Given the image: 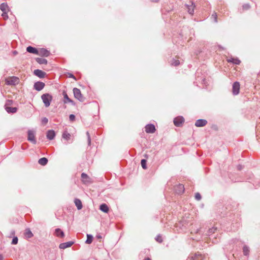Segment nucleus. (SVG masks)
<instances>
[{
	"label": "nucleus",
	"mask_w": 260,
	"mask_h": 260,
	"mask_svg": "<svg viewBox=\"0 0 260 260\" xmlns=\"http://www.w3.org/2000/svg\"><path fill=\"white\" fill-rule=\"evenodd\" d=\"M41 99L46 107L50 106V103L52 100V96L49 93L43 94L41 96Z\"/></svg>",
	"instance_id": "obj_1"
},
{
	"label": "nucleus",
	"mask_w": 260,
	"mask_h": 260,
	"mask_svg": "<svg viewBox=\"0 0 260 260\" xmlns=\"http://www.w3.org/2000/svg\"><path fill=\"white\" fill-rule=\"evenodd\" d=\"M5 82L8 85H16L19 83V79L15 76L10 77L5 79Z\"/></svg>",
	"instance_id": "obj_2"
},
{
	"label": "nucleus",
	"mask_w": 260,
	"mask_h": 260,
	"mask_svg": "<svg viewBox=\"0 0 260 260\" xmlns=\"http://www.w3.org/2000/svg\"><path fill=\"white\" fill-rule=\"evenodd\" d=\"M73 93L74 97L80 101V102H83L84 101V98L81 93L80 90L77 88H74L73 89Z\"/></svg>",
	"instance_id": "obj_3"
},
{
	"label": "nucleus",
	"mask_w": 260,
	"mask_h": 260,
	"mask_svg": "<svg viewBox=\"0 0 260 260\" xmlns=\"http://www.w3.org/2000/svg\"><path fill=\"white\" fill-rule=\"evenodd\" d=\"M27 140L32 143L33 144L36 143V140L35 138V132L31 130H29L28 131V137Z\"/></svg>",
	"instance_id": "obj_4"
},
{
	"label": "nucleus",
	"mask_w": 260,
	"mask_h": 260,
	"mask_svg": "<svg viewBox=\"0 0 260 260\" xmlns=\"http://www.w3.org/2000/svg\"><path fill=\"white\" fill-rule=\"evenodd\" d=\"M240 84L238 82H235L233 85L232 91L234 95H237L239 93Z\"/></svg>",
	"instance_id": "obj_5"
},
{
	"label": "nucleus",
	"mask_w": 260,
	"mask_h": 260,
	"mask_svg": "<svg viewBox=\"0 0 260 260\" xmlns=\"http://www.w3.org/2000/svg\"><path fill=\"white\" fill-rule=\"evenodd\" d=\"M49 54V51L45 49L40 48L38 49L37 55L47 57Z\"/></svg>",
	"instance_id": "obj_6"
},
{
	"label": "nucleus",
	"mask_w": 260,
	"mask_h": 260,
	"mask_svg": "<svg viewBox=\"0 0 260 260\" xmlns=\"http://www.w3.org/2000/svg\"><path fill=\"white\" fill-rule=\"evenodd\" d=\"M184 122V119L182 117H177L174 120V123L176 126H180Z\"/></svg>",
	"instance_id": "obj_7"
},
{
	"label": "nucleus",
	"mask_w": 260,
	"mask_h": 260,
	"mask_svg": "<svg viewBox=\"0 0 260 260\" xmlns=\"http://www.w3.org/2000/svg\"><path fill=\"white\" fill-rule=\"evenodd\" d=\"M155 130V126L153 124H147L145 126V131L147 133H154Z\"/></svg>",
	"instance_id": "obj_8"
},
{
	"label": "nucleus",
	"mask_w": 260,
	"mask_h": 260,
	"mask_svg": "<svg viewBox=\"0 0 260 260\" xmlns=\"http://www.w3.org/2000/svg\"><path fill=\"white\" fill-rule=\"evenodd\" d=\"M175 191L178 194H182L184 191V187L182 184H179L175 186Z\"/></svg>",
	"instance_id": "obj_9"
},
{
	"label": "nucleus",
	"mask_w": 260,
	"mask_h": 260,
	"mask_svg": "<svg viewBox=\"0 0 260 260\" xmlns=\"http://www.w3.org/2000/svg\"><path fill=\"white\" fill-rule=\"evenodd\" d=\"M82 181L84 184L90 183L91 181L89 176L85 173H83L81 174Z\"/></svg>",
	"instance_id": "obj_10"
},
{
	"label": "nucleus",
	"mask_w": 260,
	"mask_h": 260,
	"mask_svg": "<svg viewBox=\"0 0 260 260\" xmlns=\"http://www.w3.org/2000/svg\"><path fill=\"white\" fill-rule=\"evenodd\" d=\"M207 121L205 119H199L196 121L195 125L197 127L204 126L206 125Z\"/></svg>",
	"instance_id": "obj_11"
},
{
	"label": "nucleus",
	"mask_w": 260,
	"mask_h": 260,
	"mask_svg": "<svg viewBox=\"0 0 260 260\" xmlns=\"http://www.w3.org/2000/svg\"><path fill=\"white\" fill-rule=\"evenodd\" d=\"M73 244H74V242H72V241H70V242H65V243H61L59 245V247L60 249H66L67 248L71 247Z\"/></svg>",
	"instance_id": "obj_12"
},
{
	"label": "nucleus",
	"mask_w": 260,
	"mask_h": 260,
	"mask_svg": "<svg viewBox=\"0 0 260 260\" xmlns=\"http://www.w3.org/2000/svg\"><path fill=\"white\" fill-rule=\"evenodd\" d=\"M34 74L40 77V78H44L46 75V73L40 70H35L34 72Z\"/></svg>",
	"instance_id": "obj_13"
},
{
	"label": "nucleus",
	"mask_w": 260,
	"mask_h": 260,
	"mask_svg": "<svg viewBox=\"0 0 260 260\" xmlns=\"http://www.w3.org/2000/svg\"><path fill=\"white\" fill-rule=\"evenodd\" d=\"M54 234L56 237L59 238H63L64 237L63 232L59 228L55 229Z\"/></svg>",
	"instance_id": "obj_14"
},
{
	"label": "nucleus",
	"mask_w": 260,
	"mask_h": 260,
	"mask_svg": "<svg viewBox=\"0 0 260 260\" xmlns=\"http://www.w3.org/2000/svg\"><path fill=\"white\" fill-rule=\"evenodd\" d=\"M45 86V84L41 82H38L35 84L34 87L35 88L38 90L40 91L42 90Z\"/></svg>",
	"instance_id": "obj_15"
},
{
	"label": "nucleus",
	"mask_w": 260,
	"mask_h": 260,
	"mask_svg": "<svg viewBox=\"0 0 260 260\" xmlns=\"http://www.w3.org/2000/svg\"><path fill=\"white\" fill-rule=\"evenodd\" d=\"M186 6L188 9V13L192 15L193 14L194 9L195 8L194 5L192 3L190 2V4L186 5Z\"/></svg>",
	"instance_id": "obj_16"
},
{
	"label": "nucleus",
	"mask_w": 260,
	"mask_h": 260,
	"mask_svg": "<svg viewBox=\"0 0 260 260\" xmlns=\"http://www.w3.org/2000/svg\"><path fill=\"white\" fill-rule=\"evenodd\" d=\"M55 132L53 130H49L47 133V138L49 140H52L55 137Z\"/></svg>",
	"instance_id": "obj_17"
},
{
	"label": "nucleus",
	"mask_w": 260,
	"mask_h": 260,
	"mask_svg": "<svg viewBox=\"0 0 260 260\" xmlns=\"http://www.w3.org/2000/svg\"><path fill=\"white\" fill-rule=\"evenodd\" d=\"M5 110L8 113H14L17 112V108L16 107H10L9 106H6Z\"/></svg>",
	"instance_id": "obj_18"
},
{
	"label": "nucleus",
	"mask_w": 260,
	"mask_h": 260,
	"mask_svg": "<svg viewBox=\"0 0 260 260\" xmlns=\"http://www.w3.org/2000/svg\"><path fill=\"white\" fill-rule=\"evenodd\" d=\"M63 98H64V103H71L73 104H74V102L71 100L68 95H67V93L66 92H63Z\"/></svg>",
	"instance_id": "obj_19"
},
{
	"label": "nucleus",
	"mask_w": 260,
	"mask_h": 260,
	"mask_svg": "<svg viewBox=\"0 0 260 260\" xmlns=\"http://www.w3.org/2000/svg\"><path fill=\"white\" fill-rule=\"evenodd\" d=\"M0 9L3 12H8L9 11V7L6 3H3L0 6Z\"/></svg>",
	"instance_id": "obj_20"
},
{
	"label": "nucleus",
	"mask_w": 260,
	"mask_h": 260,
	"mask_svg": "<svg viewBox=\"0 0 260 260\" xmlns=\"http://www.w3.org/2000/svg\"><path fill=\"white\" fill-rule=\"evenodd\" d=\"M26 50L29 53L37 55L38 49L36 48L32 47L31 46H28L27 47Z\"/></svg>",
	"instance_id": "obj_21"
},
{
	"label": "nucleus",
	"mask_w": 260,
	"mask_h": 260,
	"mask_svg": "<svg viewBox=\"0 0 260 260\" xmlns=\"http://www.w3.org/2000/svg\"><path fill=\"white\" fill-rule=\"evenodd\" d=\"M100 209L105 213H108L109 210L108 206L106 204H102L100 207Z\"/></svg>",
	"instance_id": "obj_22"
},
{
	"label": "nucleus",
	"mask_w": 260,
	"mask_h": 260,
	"mask_svg": "<svg viewBox=\"0 0 260 260\" xmlns=\"http://www.w3.org/2000/svg\"><path fill=\"white\" fill-rule=\"evenodd\" d=\"M229 62H232L236 64H239L241 63V61L238 58H231L227 60Z\"/></svg>",
	"instance_id": "obj_23"
},
{
	"label": "nucleus",
	"mask_w": 260,
	"mask_h": 260,
	"mask_svg": "<svg viewBox=\"0 0 260 260\" xmlns=\"http://www.w3.org/2000/svg\"><path fill=\"white\" fill-rule=\"evenodd\" d=\"M75 204L77 206V208L78 210H80L82 208V204L81 201L79 199H75Z\"/></svg>",
	"instance_id": "obj_24"
},
{
	"label": "nucleus",
	"mask_w": 260,
	"mask_h": 260,
	"mask_svg": "<svg viewBox=\"0 0 260 260\" xmlns=\"http://www.w3.org/2000/svg\"><path fill=\"white\" fill-rule=\"evenodd\" d=\"M38 162L42 166H45L47 164L48 159L46 157H42L39 159Z\"/></svg>",
	"instance_id": "obj_25"
},
{
	"label": "nucleus",
	"mask_w": 260,
	"mask_h": 260,
	"mask_svg": "<svg viewBox=\"0 0 260 260\" xmlns=\"http://www.w3.org/2000/svg\"><path fill=\"white\" fill-rule=\"evenodd\" d=\"M24 236L26 238H30L33 236V234L29 229H26L24 233Z\"/></svg>",
	"instance_id": "obj_26"
},
{
	"label": "nucleus",
	"mask_w": 260,
	"mask_h": 260,
	"mask_svg": "<svg viewBox=\"0 0 260 260\" xmlns=\"http://www.w3.org/2000/svg\"><path fill=\"white\" fill-rule=\"evenodd\" d=\"M36 61L40 64H46L47 63V60L46 59L42 58H36Z\"/></svg>",
	"instance_id": "obj_27"
},
{
	"label": "nucleus",
	"mask_w": 260,
	"mask_h": 260,
	"mask_svg": "<svg viewBox=\"0 0 260 260\" xmlns=\"http://www.w3.org/2000/svg\"><path fill=\"white\" fill-rule=\"evenodd\" d=\"M71 135L67 131L64 132L62 134V138L67 140H69L71 138Z\"/></svg>",
	"instance_id": "obj_28"
},
{
	"label": "nucleus",
	"mask_w": 260,
	"mask_h": 260,
	"mask_svg": "<svg viewBox=\"0 0 260 260\" xmlns=\"http://www.w3.org/2000/svg\"><path fill=\"white\" fill-rule=\"evenodd\" d=\"M202 258V255L200 254H196L194 256L190 257L191 260H200Z\"/></svg>",
	"instance_id": "obj_29"
},
{
	"label": "nucleus",
	"mask_w": 260,
	"mask_h": 260,
	"mask_svg": "<svg viewBox=\"0 0 260 260\" xmlns=\"http://www.w3.org/2000/svg\"><path fill=\"white\" fill-rule=\"evenodd\" d=\"M243 254L245 255H248L249 254V250L247 246H244L243 248Z\"/></svg>",
	"instance_id": "obj_30"
},
{
	"label": "nucleus",
	"mask_w": 260,
	"mask_h": 260,
	"mask_svg": "<svg viewBox=\"0 0 260 260\" xmlns=\"http://www.w3.org/2000/svg\"><path fill=\"white\" fill-rule=\"evenodd\" d=\"M180 64V61L178 59H173L171 61V65L174 66H178Z\"/></svg>",
	"instance_id": "obj_31"
},
{
	"label": "nucleus",
	"mask_w": 260,
	"mask_h": 260,
	"mask_svg": "<svg viewBox=\"0 0 260 260\" xmlns=\"http://www.w3.org/2000/svg\"><path fill=\"white\" fill-rule=\"evenodd\" d=\"M93 237L91 235H87V240L86 241V243L87 244H90L92 241Z\"/></svg>",
	"instance_id": "obj_32"
},
{
	"label": "nucleus",
	"mask_w": 260,
	"mask_h": 260,
	"mask_svg": "<svg viewBox=\"0 0 260 260\" xmlns=\"http://www.w3.org/2000/svg\"><path fill=\"white\" fill-rule=\"evenodd\" d=\"M141 164L142 167L144 169H147L146 160L145 159H142L141 161Z\"/></svg>",
	"instance_id": "obj_33"
},
{
	"label": "nucleus",
	"mask_w": 260,
	"mask_h": 260,
	"mask_svg": "<svg viewBox=\"0 0 260 260\" xmlns=\"http://www.w3.org/2000/svg\"><path fill=\"white\" fill-rule=\"evenodd\" d=\"M18 239L17 237H14L12 241V244L16 245L18 243Z\"/></svg>",
	"instance_id": "obj_34"
},
{
	"label": "nucleus",
	"mask_w": 260,
	"mask_h": 260,
	"mask_svg": "<svg viewBox=\"0 0 260 260\" xmlns=\"http://www.w3.org/2000/svg\"><path fill=\"white\" fill-rule=\"evenodd\" d=\"M195 199L198 201H200L201 199V196L200 193H199V192L196 193Z\"/></svg>",
	"instance_id": "obj_35"
},
{
	"label": "nucleus",
	"mask_w": 260,
	"mask_h": 260,
	"mask_svg": "<svg viewBox=\"0 0 260 260\" xmlns=\"http://www.w3.org/2000/svg\"><path fill=\"white\" fill-rule=\"evenodd\" d=\"M155 240L159 243H161L162 242V239L161 236L158 235L156 236Z\"/></svg>",
	"instance_id": "obj_36"
},
{
	"label": "nucleus",
	"mask_w": 260,
	"mask_h": 260,
	"mask_svg": "<svg viewBox=\"0 0 260 260\" xmlns=\"http://www.w3.org/2000/svg\"><path fill=\"white\" fill-rule=\"evenodd\" d=\"M212 17L213 18L214 22H217V15L216 13H214L212 15Z\"/></svg>",
	"instance_id": "obj_37"
},
{
	"label": "nucleus",
	"mask_w": 260,
	"mask_h": 260,
	"mask_svg": "<svg viewBox=\"0 0 260 260\" xmlns=\"http://www.w3.org/2000/svg\"><path fill=\"white\" fill-rule=\"evenodd\" d=\"M8 12H3L2 16L4 19H7L8 18V16L7 14Z\"/></svg>",
	"instance_id": "obj_38"
},
{
	"label": "nucleus",
	"mask_w": 260,
	"mask_h": 260,
	"mask_svg": "<svg viewBox=\"0 0 260 260\" xmlns=\"http://www.w3.org/2000/svg\"><path fill=\"white\" fill-rule=\"evenodd\" d=\"M70 120L72 121H73L75 119V116L73 114H71L69 116Z\"/></svg>",
	"instance_id": "obj_39"
},
{
	"label": "nucleus",
	"mask_w": 260,
	"mask_h": 260,
	"mask_svg": "<svg viewBox=\"0 0 260 260\" xmlns=\"http://www.w3.org/2000/svg\"><path fill=\"white\" fill-rule=\"evenodd\" d=\"M42 123L44 124H46L48 122V119L46 118H44L42 120Z\"/></svg>",
	"instance_id": "obj_40"
},
{
	"label": "nucleus",
	"mask_w": 260,
	"mask_h": 260,
	"mask_svg": "<svg viewBox=\"0 0 260 260\" xmlns=\"http://www.w3.org/2000/svg\"><path fill=\"white\" fill-rule=\"evenodd\" d=\"M12 101L11 100H9L7 102L6 104L5 105L6 106H9V105H11L12 104Z\"/></svg>",
	"instance_id": "obj_41"
},
{
	"label": "nucleus",
	"mask_w": 260,
	"mask_h": 260,
	"mask_svg": "<svg viewBox=\"0 0 260 260\" xmlns=\"http://www.w3.org/2000/svg\"><path fill=\"white\" fill-rule=\"evenodd\" d=\"M87 135L88 136V142H89V144L90 143V142H91V140H90V136H89V134L88 132H87Z\"/></svg>",
	"instance_id": "obj_42"
},
{
	"label": "nucleus",
	"mask_w": 260,
	"mask_h": 260,
	"mask_svg": "<svg viewBox=\"0 0 260 260\" xmlns=\"http://www.w3.org/2000/svg\"><path fill=\"white\" fill-rule=\"evenodd\" d=\"M69 77L76 79L75 77H74V76L73 74H70Z\"/></svg>",
	"instance_id": "obj_43"
},
{
	"label": "nucleus",
	"mask_w": 260,
	"mask_h": 260,
	"mask_svg": "<svg viewBox=\"0 0 260 260\" xmlns=\"http://www.w3.org/2000/svg\"><path fill=\"white\" fill-rule=\"evenodd\" d=\"M215 230V229H210L209 230V232L210 233H213L214 232Z\"/></svg>",
	"instance_id": "obj_44"
},
{
	"label": "nucleus",
	"mask_w": 260,
	"mask_h": 260,
	"mask_svg": "<svg viewBox=\"0 0 260 260\" xmlns=\"http://www.w3.org/2000/svg\"><path fill=\"white\" fill-rule=\"evenodd\" d=\"M238 169L240 170L242 169V166H238Z\"/></svg>",
	"instance_id": "obj_45"
},
{
	"label": "nucleus",
	"mask_w": 260,
	"mask_h": 260,
	"mask_svg": "<svg viewBox=\"0 0 260 260\" xmlns=\"http://www.w3.org/2000/svg\"><path fill=\"white\" fill-rule=\"evenodd\" d=\"M97 238H98V239H101V238H102V236H100V235H99V236H97Z\"/></svg>",
	"instance_id": "obj_46"
},
{
	"label": "nucleus",
	"mask_w": 260,
	"mask_h": 260,
	"mask_svg": "<svg viewBox=\"0 0 260 260\" xmlns=\"http://www.w3.org/2000/svg\"><path fill=\"white\" fill-rule=\"evenodd\" d=\"M144 260H151V259H150V258L148 257V258H145Z\"/></svg>",
	"instance_id": "obj_47"
},
{
	"label": "nucleus",
	"mask_w": 260,
	"mask_h": 260,
	"mask_svg": "<svg viewBox=\"0 0 260 260\" xmlns=\"http://www.w3.org/2000/svg\"><path fill=\"white\" fill-rule=\"evenodd\" d=\"M3 259V256L0 255V260H2Z\"/></svg>",
	"instance_id": "obj_48"
}]
</instances>
